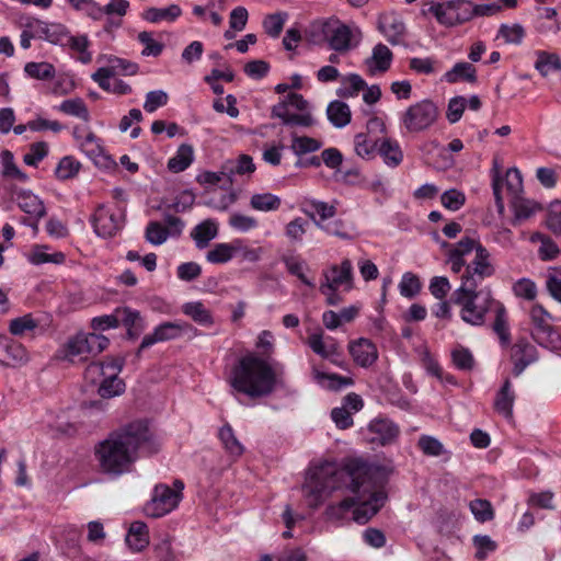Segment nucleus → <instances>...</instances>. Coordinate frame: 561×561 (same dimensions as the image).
I'll return each instance as SVG.
<instances>
[{
  "label": "nucleus",
  "mask_w": 561,
  "mask_h": 561,
  "mask_svg": "<svg viewBox=\"0 0 561 561\" xmlns=\"http://www.w3.org/2000/svg\"><path fill=\"white\" fill-rule=\"evenodd\" d=\"M47 245H35L30 254V262L35 265L45 263L61 264L65 262V254L62 252L47 253Z\"/></svg>",
  "instance_id": "nucleus-40"
},
{
  "label": "nucleus",
  "mask_w": 561,
  "mask_h": 561,
  "mask_svg": "<svg viewBox=\"0 0 561 561\" xmlns=\"http://www.w3.org/2000/svg\"><path fill=\"white\" fill-rule=\"evenodd\" d=\"M495 268L490 262V253L482 245L478 244L476 248V255L471 263L466 265V271L461 276V285L459 287H467L470 289H478L479 285L494 275Z\"/></svg>",
  "instance_id": "nucleus-10"
},
{
  "label": "nucleus",
  "mask_w": 561,
  "mask_h": 561,
  "mask_svg": "<svg viewBox=\"0 0 561 561\" xmlns=\"http://www.w3.org/2000/svg\"><path fill=\"white\" fill-rule=\"evenodd\" d=\"M392 51L382 43L373 48V54L365 60V66L370 75L376 72H386L392 62Z\"/></svg>",
  "instance_id": "nucleus-20"
},
{
  "label": "nucleus",
  "mask_w": 561,
  "mask_h": 561,
  "mask_svg": "<svg viewBox=\"0 0 561 561\" xmlns=\"http://www.w3.org/2000/svg\"><path fill=\"white\" fill-rule=\"evenodd\" d=\"M309 224L301 217H296L285 226V236L293 243H301Z\"/></svg>",
  "instance_id": "nucleus-50"
},
{
  "label": "nucleus",
  "mask_w": 561,
  "mask_h": 561,
  "mask_svg": "<svg viewBox=\"0 0 561 561\" xmlns=\"http://www.w3.org/2000/svg\"><path fill=\"white\" fill-rule=\"evenodd\" d=\"M308 101L299 93H288L271 108V117L279 118L284 126L310 127L314 124L312 115L307 112Z\"/></svg>",
  "instance_id": "nucleus-5"
},
{
  "label": "nucleus",
  "mask_w": 561,
  "mask_h": 561,
  "mask_svg": "<svg viewBox=\"0 0 561 561\" xmlns=\"http://www.w3.org/2000/svg\"><path fill=\"white\" fill-rule=\"evenodd\" d=\"M513 209L516 219L522 220L533 216L536 210L539 209V206L529 199L515 196L513 201Z\"/></svg>",
  "instance_id": "nucleus-64"
},
{
  "label": "nucleus",
  "mask_w": 561,
  "mask_h": 561,
  "mask_svg": "<svg viewBox=\"0 0 561 561\" xmlns=\"http://www.w3.org/2000/svg\"><path fill=\"white\" fill-rule=\"evenodd\" d=\"M84 343L87 348V356H95L107 348L110 345V340L106 336L95 332L84 333Z\"/></svg>",
  "instance_id": "nucleus-54"
},
{
  "label": "nucleus",
  "mask_w": 561,
  "mask_h": 561,
  "mask_svg": "<svg viewBox=\"0 0 561 561\" xmlns=\"http://www.w3.org/2000/svg\"><path fill=\"white\" fill-rule=\"evenodd\" d=\"M282 205V199L272 193H256L250 198V206L259 211H275Z\"/></svg>",
  "instance_id": "nucleus-38"
},
{
  "label": "nucleus",
  "mask_w": 561,
  "mask_h": 561,
  "mask_svg": "<svg viewBox=\"0 0 561 561\" xmlns=\"http://www.w3.org/2000/svg\"><path fill=\"white\" fill-rule=\"evenodd\" d=\"M218 437L224 445L225 450L233 458L240 457L244 453L243 445L236 437L230 424L220 427Z\"/></svg>",
  "instance_id": "nucleus-37"
},
{
  "label": "nucleus",
  "mask_w": 561,
  "mask_h": 561,
  "mask_svg": "<svg viewBox=\"0 0 561 561\" xmlns=\"http://www.w3.org/2000/svg\"><path fill=\"white\" fill-rule=\"evenodd\" d=\"M529 319L533 325L531 337L546 348L561 350V335L551 325L552 316L539 304L529 309Z\"/></svg>",
  "instance_id": "nucleus-7"
},
{
  "label": "nucleus",
  "mask_w": 561,
  "mask_h": 561,
  "mask_svg": "<svg viewBox=\"0 0 561 561\" xmlns=\"http://www.w3.org/2000/svg\"><path fill=\"white\" fill-rule=\"evenodd\" d=\"M219 227L215 219H205L196 225L190 236L199 250L207 248L211 240L218 236Z\"/></svg>",
  "instance_id": "nucleus-22"
},
{
  "label": "nucleus",
  "mask_w": 561,
  "mask_h": 561,
  "mask_svg": "<svg viewBox=\"0 0 561 561\" xmlns=\"http://www.w3.org/2000/svg\"><path fill=\"white\" fill-rule=\"evenodd\" d=\"M345 83H348V87L340 88L336 93L341 98H353L357 95V93L362 90H365L366 82L365 80L357 73H350L343 78Z\"/></svg>",
  "instance_id": "nucleus-51"
},
{
  "label": "nucleus",
  "mask_w": 561,
  "mask_h": 561,
  "mask_svg": "<svg viewBox=\"0 0 561 561\" xmlns=\"http://www.w3.org/2000/svg\"><path fill=\"white\" fill-rule=\"evenodd\" d=\"M428 12L436 18L439 24L455 26L472 19V2L469 0L432 2Z\"/></svg>",
  "instance_id": "nucleus-8"
},
{
  "label": "nucleus",
  "mask_w": 561,
  "mask_h": 561,
  "mask_svg": "<svg viewBox=\"0 0 561 561\" xmlns=\"http://www.w3.org/2000/svg\"><path fill=\"white\" fill-rule=\"evenodd\" d=\"M535 55L537 59L534 67L540 76L547 77L551 71H558L561 69V58L558 54L537 50Z\"/></svg>",
  "instance_id": "nucleus-34"
},
{
  "label": "nucleus",
  "mask_w": 561,
  "mask_h": 561,
  "mask_svg": "<svg viewBox=\"0 0 561 561\" xmlns=\"http://www.w3.org/2000/svg\"><path fill=\"white\" fill-rule=\"evenodd\" d=\"M327 115L330 123L336 128H343L351 122L350 106L342 101H332L327 107Z\"/></svg>",
  "instance_id": "nucleus-33"
},
{
  "label": "nucleus",
  "mask_w": 561,
  "mask_h": 561,
  "mask_svg": "<svg viewBox=\"0 0 561 561\" xmlns=\"http://www.w3.org/2000/svg\"><path fill=\"white\" fill-rule=\"evenodd\" d=\"M128 547L134 551H141L149 545L148 527L142 522L131 523L125 538Z\"/></svg>",
  "instance_id": "nucleus-28"
},
{
  "label": "nucleus",
  "mask_w": 561,
  "mask_h": 561,
  "mask_svg": "<svg viewBox=\"0 0 561 561\" xmlns=\"http://www.w3.org/2000/svg\"><path fill=\"white\" fill-rule=\"evenodd\" d=\"M450 301L460 306V318L471 325H483L489 311H494L495 319L492 330L499 336L502 345L507 346L511 342V333L505 306L494 299L490 288L470 289L467 287L457 288Z\"/></svg>",
  "instance_id": "nucleus-3"
},
{
  "label": "nucleus",
  "mask_w": 561,
  "mask_h": 561,
  "mask_svg": "<svg viewBox=\"0 0 561 561\" xmlns=\"http://www.w3.org/2000/svg\"><path fill=\"white\" fill-rule=\"evenodd\" d=\"M27 353L25 347L5 336H0V362L7 366H16L25 363Z\"/></svg>",
  "instance_id": "nucleus-19"
},
{
  "label": "nucleus",
  "mask_w": 561,
  "mask_h": 561,
  "mask_svg": "<svg viewBox=\"0 0 561 561\" xmlns=\"http://www.w3.org/2000/svg\"><path fill=\"white\" fill-rule=\"evenodd\" d=\"M399 290L405 298L415 297L421 290V282L419 277L411 272L404 273L399 284Z\"/></svg>",
  "instance_id": "nucleus-55"
},
{
  "label": "nucleus",
  "mask_w": 561,
  "mask_h": 561,
  "mask_svg": "<svg viewBox=\"0 0 561 561\" xmlns=\"http://www.w3.org/2000/svg\"><path fill=\"white\" fill-rule=\"evenodd\" d=\"M417 446L424 455L431 457H438L445 453L444 445L437 438L430 435H422L419 438Z\"/></svg>",
  "instance_id": "nucleus-58"
},
{
  "label": "nucleus",
  "mask_w": 561,
  "mask_h": 561,
  "mask_svg": "<svg viewBox=\"0 0 561 561\" xmlns=\"http://www.w3.org/2000/svg\"><path fill=\"white\" fill-rule=\"evenodd\" d=\"M368 432L370 433V443L380 446L393 444L400 434L399 426L387 417H376L368 424Z\"/></svg>",
  "instance_id": "nucleus-13"
},
{
  "label": "nucleus",
  "mask_w": 561,
  "mask_h": 561,
  "mask_svg": "<svg viewBox=\"0 0 561 561\" xmlns=\"http://www.w3.org/2000/svg\"><path fill=\"white\" fill-rule=\"evenodd\" d=\"M10 194L18 203L19 208L33 218L41 219L46 215L43 201L30 190L10 187Z\"/></svg>",
  "instance_id": "nucleus-14"
},
{
  "label": "nucleus",
  "mask_w": 561,
  "mask_h": 561,
  "mask_svg": "<svg viewBox=\"0 0 561 561\" xmlns=\"http://www.w3.org/2000/svg\"><path fill=\"white\" fill-rule=\"evenodd\" d=\"M81 356L87 358V348L84 343V333H79L76 336L69 339L65 346V358L73 362L75 357Z\"/></svg>",
  "instance_id": "nucleus-52"
},
{
  "label": "nucleus",
  "mask_w": 561,
  "mask_h": 561,
  "mask_svg": "<svg viewBox=\"0 0 561 561\" xmlns=\"http://www.w3.org/2000/svg\"><path fill=\"white\" fill-rule=\"evenodd\" d=\"M300 211L309 217L314 225L319 220L325 224V220L335 216L336 207L316 198H305L300 204Z\"/></svg>",
  "instance_id": "nucleus-17"
},
{
  "label": "nucleus",
  "mask_w": 561,
  "mask_h": 561,
  "mask_svg": "<svg viewBox=\"0 0 561 561\" xmlns=\"http://www.w3.org/2000/svg\"><path fill=\"white\" fill-rule=\"evenodd\" d=\"M30 27H35V33L39 38H43L55 45H62L67 34V27L59 23L48 24L46 22L35 20L34 24L30 23Z\"/></svg>",
  "instance_id": "nucleus-21"
},
{
  "label": "nucleus",
  "mask_w": 561,
  "mask_h": 561,
  "mask_svg": "<svg viewBox=\"0 0 561 561\" xmlns=\"http://www.w3.org/2000/svg\"><path fill=\"white\" fill-rule=\"evenodd\" d=\"M160 449L153 431L147 420H135L112 431L95 445L94 456L100 471L119 477L131 470L141 457H149Z\"/></svg>",
  "instance_id": "nucleus-2"
},
{
  "label": "nucleus",
  "mask_w": 561,
  "mask_h": 561,
  "mask_svg": "<svg viewBox=\"0 0 561 561\" xmlns=\"http://www.w3.org/2000/svg\"><path fill=\"white\" fill-rule=\"evenodd\" d=\"M473 546L477 549L476 559L479 561L484 560L490 552L495 551L497 545L488 535H476L472 539Z\"/></svg>",
  "instance_id": "nucleus-59"
},
{
  "label": "nucleus",
  "mask_w": 561,
  "mask_h": 561,
  "mask_svg": "<svg viewBox=\"0 0 561 561\" xmlns=\"http://www.w3.org/2000/svg\"><path fill=\"white\" fill-rule=\"evenodd\" d=\"M24 71L28 77H31L33 79H37V80H49V79H53L56 75V69H55L54 65L46 62V61L27 62L24 66Z\"/></svg>",
  "instance_id": "nucleus-43"
},
{
  "label": "nucleus",
  "mask_w": 561,
  "mask_h": 561,
  "mask_svg": "<svg viewBox=\"0 0 561 561\" xmlns=\"http://www.w3.org/2000/svg\"><path fill=\"white\" fill-rule=\"evenodd\" d=\"M169 237V229L159 221H150L146 227L145 238L149 243L153 245H160L164 243Z\"/></svg>",
  "instance_id": "nucleus-49"
},
{
  "label": "nucleus",
  "mask_w": 561,
  "mask_h": 561,
  "mask_svg": "<svg viewBox=\"0 0 561 561\" xmlns=\"http://www.w3.org/2000/svg\"><path fill=\"white\" fill-rule=\"evenodd\" d=\"M515 401V393L512 390L510 379H505L502 387L496 393L494 401V409L497 413L510 420L513 417V405Z\"/></svg>",
  "instance_id": "nucleus-24"
},
{
  "label": "nucleus",
  "mask_w": 561,
  "mask_h": 561,
  "mask_svg": "<svg viewBox=\"0 0 561 561\" xmlns=\"http://www.w3.org/2000/svg\"><path fill=\"white\" fill-rule=\"evenodd\" d=\"M513 374L519 376L528 365L537 360V348L526 339H519L513 346Z\"/></svg>",
  "instance_id": "nucleus-15"
},
{
  "label": "nucleus",
  "mask_w": 561,
  "mask_h": 561,
  "mask_svg": "<svg viewBox=\"0 0 561 561\" xmlns=\"http://www.w3.org/2000/svg\"><path fill=\"white\" fill-rule=\"evenodd\" d=\"M377 151L386 165L398 167L403 160V152L397 140L385 138L380 141Z\"/></svg>",
  "instance_id": "nucleus-27"
},
{
  "label": "nucleus",
  "mask_w": 561,
  "mask_h": 561,
  "mask_svg": "<svg viewBox=\"0 0 561 561\" xmlns=\"http://www.w3.org/2000/svg\"><path fill=\"white\" fill-rule=\"evenodd\" d=\"M321 146L322 142L316 138L308 136H293L290 149L296 156L301 157L306 153L319 150Z\"/></svg>",
  "instance_id": "nucleus-44"
},
{
  "label": "nucleus",
  "mask_w": 561,
  "mask_h": 561,
  "mask_svg": "<svg viewBox=\"0 0 561 561\" xmlns=\"http://www.w3.org/2000/svg\"><path fill=\"white\" fill-rule=\"evenodd\" d=\"M58 110L67 115L81 118L84 122L90 119L89 110L84 101L80 98L62 101L58 106Z\"/></svg>",
  "instance_id": "nucleus-41"
},
{
  "label": "nucleus",
  "mask_w": 561,
  "mask_h": 561,
  "mask_svg": "<svg viewBox=\"0 0 561 561\" xmlns=\"http://www.w3.org/2000/svg\"><path fill=\"white\" fill-rule=\"evenodd\" d=\"M80 162L71 156H66L58 162L55 174L59 180H69L76 176L80 170Z\"/></svg>",
  "instance_id": "nucleus-48"
},
{
  "label": "nucleus",
  "mask_w": 561,
  "mask_h": 561,
  "mask_svg": "<svg viewBox=\"0 0 561 561\" xmlns=\"http://www.w3.org/2000/svg\"><path fill=\"white\" fill-rule=\"evenodd\" d=\"M438 117V107L431 100H422L410 105L401 116V123L410 133L428 129Z\"/></svg>",
  "instance_id": "nucleus-9"
},
{
  "label": "nucleus",
  "mask_w": 561,
  "mask_h": 561,
  "mask_svg": "<svg viewBox=\"0 0 561 561\" xmlns=\"http://www.w3.org/2000/svg\"><path fill=\"white\" fill-rule=\"evenodd\" d=\"M352 263L350 260L345 259L342 261L341 265H333L329 273H324V282L332 285V287L339 288V286L343 284H348V288H351L352 283Z\"/></svg>",
  "instance_id": "nucleus-30"
},
{
  "label": "nucleus",
  "mask_w": 561,
  "mask_h": 561,
  "mask_svg": "<svg viewBox=\"0 0 561 561\" xmlns=\"http://www.w3.org/2000/svg\"><path fill=\"white\" fill-rule=\"evenodd\" d=\"M307 343L322 358L342 355V350L334 339L328 337L327 341H323L322 333H312Z\"/></svg>",
  "instance_id": "nucleus-25"
},
{
  "label": "nucleus",
  "mask_w": 561,
  "mask_h": 561,
  "mask_svg": "<svg viewBox=\"0 0 561 561\" xmlns=\"http://www.w3.org/2000/svg\"><path fill=\"white\" fill-rule=\"evenodd\" d=\"M80 148L82 152H84L95 163H99V159L104 156V150L100 144V139L92 131H90L84 139L80 141Z\"/></svg>",
  "instance_id": "nucleus-45"
},
{
  "label": "nucleus",
  "mask_w": 561,
  "mask_h": 561,
  "mask_svg": "<svg viewBox=\"0 0 561 561\" xmlns=\"http://www.w3.org/2000/svg\"><path fill=\"white\" fill-rule=\"evenodd\" d=\"M169 102V95L163 90H153L149 91L146 94V100L144 103V110L147 113H153L159 107L165 106Z\"/></svg>",
  "instance_id": "nucleus-61"
},
{
  "label": "nucleus",
  "mask_w": 561,
  "mask_h": 561,
  "mask_svg": "<svg viewBox=\"0 0 561 561\" xmlns=\"http://www.w3.org/2000/svg\"><path fill=\"white\" fill-rule=\"evenodd\" d=\"M124 211L121 208H111L104 204L96 207L91 216L94 232L102 238L115 236L124 226Z\"/></svg>",
  "instance_id": "nucleus-12"
},
{
  "label": "nucleus",
  "mask_w": 561,
  "mask_h": 561,
  "mask_svg": "<svg viewBox=\"0 0 561 561\" xmlns=\"http://www.w3.org/2000/svg\"><path fill=\"white\" fill-rule=\"evenodd\" d=\"M181 310L201 327L210 328L215 323L210 310L202 301L185 302L182 305Z\"/></svg>",
  "instance_id": "nucleus-23"
},
{
  "label": "nucleus",
  "mask_w": 561,
  "mask_h": 561,
  "mask_svg": "<svg viewBox=\"0 0 561 561\" xmlns=\"http://www.w3.org/2000/svg\"><path fill=\"white\" fill-rule=\"evenodd\" d=\"M378 28L391 45H400L405 33L403 21L396 14H381Z\"/></svg>",
  "instance_id": "nucleus-18"
},
{
  "label": "nucleus",
  "mask_w": 561,
  "mask_h": 561,
  "mask_svg": "<svg viewBox=\"0 0 561 561\" xmlns=\"http://www.w3.org/2000/svg\"><path fill=\"white\" fill-rule=\"evenodd\" d=\"M194 160V150L191 145L182 144L174 157L168 161V169L174 173H179L187 169Z\"/></svg>",
  "instance_id": "nucleus-36"
},
{
  "label": "nucleus",
  "mask_w": 561,
  "mask_h": 561,
  "mask_svg": "<svg viewBox=\"0 0 561 561\" xmlns=\"http://www.w3.org/2000/svg\"><path fill=\"white\" fill-rule=\"evenodd\" d=\"M38 322L32 317L31 313L24 314L12 319L9 324V331L12 335L22 336L27 332L35 330Z\"/></svg>",
  "instance_id": "nucleus-47"
},
{
  "label": "nucleus",
  "mask_w": 561,
  "mask_h": 561,
  "mask_svg": "<svg viewBox=\"0 0 561 561\" xmlns=\"http://www.w3.org/2000/svg\"><path fill=\"white\" fill-rule=\"evenodd\" d=\"M443 79L448 83H456L458 81L476 83L478 80L477 69L470 62L460 61L455 64V66L444 75Z\"/></svg>",
  "instance_id": "nucleus-29"
},
{
  "label": "nucleus",
  "mask_w": 561,
  "mask_h": 561,
  "mask_svg": "<svg viewBox=\"0 0 561 561\" xmlns=\"http://www.w3.org/2000/svg\"><path fill=\"white\" fill-rule=\"evenodd\" d=\"M304 495L310 508H318L334 492L351 494L325 510L329 520L346 518L353 508V519L366 524L385 505L388 496L383 490L382 470L363 459H350L343 467L324 461L309 469Z\"/></svg>",
  "instance_id": "nucleus-1"
},
{
  "label": "nucleus",
  "mask_w": 561,
  "mask_h": 561,
  "mask_svg": "<svg viewBox=\"0 0 561 561\" xmlns=\"http://www.w3.org/2000/svg\"><path fill=\"white\" fill-rule=\"evenodd\" d=\"M355 151L362 158L369 159L375 150L378 148V140L370 139L365 134H357L355 136Z\"/></svg>",
  "instance_id": "nucleus-60"
},
{
  "label": "nucleus",
  "mask_w": 561,
  "mask_h": 561,
  "mask_svg": "<svg viewBox=\"0 0 561 561\" xmlns=\"http://www.w3.org/2000/svg\"><path fill=\"white\" fill-rule=\"evenodd\" d=\"M470 511L480 523H485L494 517L491 503L488 500L477 499L470 502Z\"/></svg>",
  "instance_id": "nucleus-56"
},
{
  "label": "nucleus",
  "mask_w": 561,
  "mask_h": 561,
  "mask_svg": "<svg viewBox=\"0 0 561 561\" xmlns=\"http://www.w3.org/2000/svg\"><path fill=\"white\" fill-rule=\"evenodd\" d=\"M229 383L234 391L251 399L264 398L274 392L277 373L267 359L248 353L232 367Z\"/></svg>",
  "instance_id": "nucleus-4"
},
{
  "label": "nucleus",
  "mask_w": 561,
  "mask_h": 561,
  "mask_svg": "<svg viewBox=\"0 0 561 561\" xmlns=\"http://www.w3.org/2000/svg\"><path fill=\"white\" fill-rule=\"evenodd\" d=\"M187 335L195 337L201 335V332L191 323L186 321H167L162 322L154 328L153 332L144 336L141 341V348H148L156 343L176 340Z\"/></svg>",
  "instance_id": "nucleus-11"
},
{
  "label": "nucleus",
  "mask_w": 561,
  "mask_h": 561,
  "mask_svg": "<svg viewBox=\"0 0 561 561\" xmlns=\"http://www.w3.org/2000/svg\"><path fill=\"white\" fill-rule=\"evenodd\" d=\"M240 239H234L229 243H216L211 250L206 253V260L211 264L228 263L240 249Z\"/></svg>",
  "instance_id": "nucleus-26"
},
{
  "label": "nucleus",
  "mask_w": 561,
  "mask_h": 561,
  "mask_svg": "<svg viewBox=\"0 0 561 561\" xmlns=\"http://www.w3.org/2000/svg\"><path fill=\"white\" fill-rule=\"evenodd\" d=\"M314 379L332 391H339L354 385L351 377L341 376L337 374H328L313 369Z\"/></svg>",
  "instance_id": "nucleus-35"
},
{
  "label": "nucleus",
  "mask_w": 561,
  "mask_h": 561,
  "mask_svg": "<svg viewBox=\"0 0 561 561\" xmlns=\"http://www.w3.org/2000/svg\"><path fill=\"white\" fill-rule=\"evenodd\" d=\"M224 170L227 171V175L229 178V184H231L232 175H234V174H239V175L251 174L255 171V164L253 163V159L250 156L241 154L237 161L227 163L224 167Z\"/></svg>",
  "instance_id": "nucleus-42"
},
{
  "label": "nucleus",
  "mask_w": 561,
  "mask_h": 561,
  "mask_svg": "<svg viewBox=\"0 0 561 561\" xmlns=\"http://www.w3.org/2000/svg\"><path fill=\"white\" fill-rule=\"evenodd\" d=\"M526 35L523 25L515 23L513 25L501 24L497 32V37L504 38L506 44L520 45Z\"/></svg>",
  "instance_id": "nucleus-46"
},
{
  "label": "nucleus",
  "mask_w": 561,
  "mask_h": 561,
  "mask_svg": "<svg viewBox=\"0 0 561 561\" xmlns=\"http://www.w3.org/2000/svg\"><path fill=\"white\" fill-rule=\"evenodd\" d=\"M125 391V382L114 375H106L99 386L98 393L102 399H111Z\"/></svg>",
  "instance_id": "nucleus-39"
},
{
  "label": "nucleus",
  "mask_w": 561,
  "mask_h": 561,
  "mask_svg": "<svg viewBox=\"0 0 561 561\" xmlns=\"http://www.w3.org/2000/svg\"><path fill=\"white\" fill-rule=\"evenodd\" d=\"M184 483L182 480H174L173 488L167 484H157L152 496L145 505V513L149 517L159 518L175 510L183 497Z\"/></svg>",
  "instance_id": "nucleus-6"
},
{
  "label": "nucleus",
  "mask_w": 561,
  "mask_h": 561,
  "mask_svg": "<svg viewBox=\"0 0 561 561\" xmlns=\"http://www.w3.org/2000/svg\"><path fill=\"white\" fill-rule=\"evenodd\" d=\"M287 14L274 13L267 15L263 21V27L271 37H278L283 31Z\"/></svg>",
  "instance_id": "nucleus-63"
},
{
  "label": "nucleus",
  "mask_w": 561,
  "mask_h": 561,
  "mask_svg": "<svg viewBox=\"0 0 561 561\" xmlns=\"http://www.w3.org/2000/svg\"><path fill=\"white\" fill-rule=\"evenodd\" d=\"M329 45L332 49L343 53L351 48L352 32L345 24H339L327 33Z\"/></svg>",
  "instance_id": "nucleus-32"
},
{
  "label": "nucleus",
  "mask_w": 561,
  "mask_h": 561,
  "mask_svg": "<svg viewBox=\"0 0 561 561\" xmlns=\"http://www.w3.org/2000/svg\"><path fill=\"white\" fill-rule=\"evenodd\" d=\"M348 350L354 362L364 368L370 367L378 358L376 345L364 337L351 342Z\"/></svg>",
  "instance_id": "nucleus-16"
},
{
  "label": "nucleus",
  "mask_w": 561,
  "mask_h": 561,
  "mask_svg": "<svg viewBox=\"0 0 561 561\" xmlns=\"http://www.w3.org/2000/svg\"><path fill=\"white\" fill-rule=\"evenodd\" d=\"M107 61L110 68L114 71V76H134L139 70L138 64L116 56H110Z\"/></svg>",
  "instance_id": "nucleus-53"
},
{
  "label": "nucleus",
  "mask_w": 561,
  "mask_h": 561,
  "mask_svg": "<svg viewBox=\"0 0 561 561\" xmlns=\"http://www.w3.org/2000/svg\"><path fill=\"white\" fill-rule=\"evenodd\" d=\"M282 262L285 264L289 274L298 277L301 283L309 287H314V283L304 274L305 262L297 260L295 256L284 255Z\"/></svg>",
  "instance_id": "nucleus-57"
},
{
  "label": "nucleus",
  "mask_w": 561,
  "mask_h": 561,
  "mask_svg": "<svg viewBox=\"0 0 561 561\" xmlns=\"http://www.w3.org/2000/svg\"><path fill=\"white\" fill-rule=\"evenodd\" d=\"M182 14V10L178 4H170L167 8H148L141 13V18L150 23H159L161 21L173 22Z\"/></svg>",
  "instance_id": "nucleus-31"
},
{
  "label": "nucleus",
  "mask_w": 561,
  "mask_h": 561,
  "mask_svg": "<svg viewBox=\"0 0 561 561\" xmlns=\"http://www.w3.org/2000/svg\"><path fill=\"white\" fill-rule=\"evenodd\" d=\"M228 224L232 229L240 232L250 231L259 226V222L254 217L240 213H233L230 216Z\"/></svg>",
  "instance_id": "nucleus-62"
}]
</instances>
